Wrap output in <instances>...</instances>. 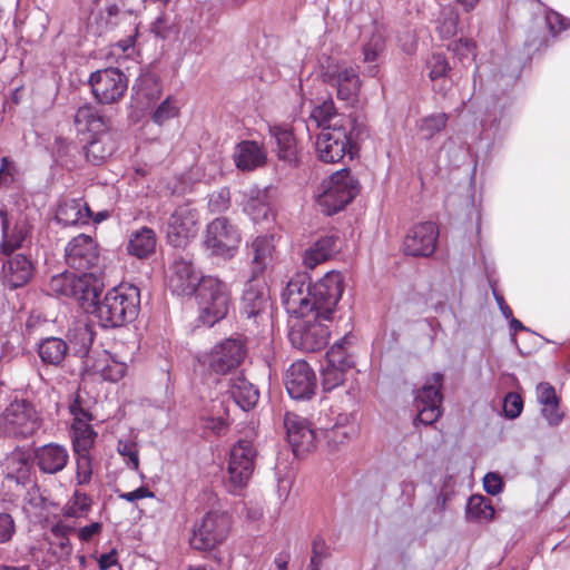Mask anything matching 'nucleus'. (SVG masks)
<instances>
[{
  "label": "nucleus",
  "mask_w": 570,
  "mask_h": 570,
  "mask_svg": "<svg viewBox=\"0 0 570 570\" xmlns=\"http://www.w3.org/2000/svg\"><path fill=\"white\" fill-rule=\"evenodd\" d=\"M343 289L344 276L340 272L331 271L313 285L306 274H297L288 281L282 302L289 315L312 313L330 321Z\"/></svg>",
  "instance_id": "nucleus-1"
},
{
  "label": "nucleus",
  "mask_w": 570,
  "mask_h": 570,
  "mask_svg": "<svg viewBox=\"0 0 570 570\" xmlns=\"http://www.w3.org/2000/svg\"><path fill=\"white\" fill-rule=\"evenodd\" d=\"M101 293L89 301L92 314L104 328H116L134 322L140 309V291L132 284H120L110 288L102 298Z\"/></svg>",
  "instance_id": "nucleus-2"
},
{
  "label": "nucleus",
  "mask_w": 570,
  "mask_h": 570,
  "mask_svg": "<svg viewBox=\"0 0 570 570\" xmlns=\"http://www.w3.org/2000/svg\"><path fill=\"white\" fill-rule=\"evenodd\" d=\"M196 299L199 307V321L206 326H214L225 318L232 305L228 285L220 278L207 275L197 288Z\"/></svg>",
  "instance_id": "nucleus-3"
},
{
  "label": "nucleus",
  "mask_w": 570,
  "mask_h": 570,
  "mask_svg": "<svg viewBox=\"0 0 570 570\" xmlns=\"http://www.w3.org/2000/svg\"><path fill=\"white\" fill-rule=\"evenodd\" d=\"M42 420L33 404L14 400L0 413V436L24 440L33 435Z\"/></svg>",
  "instance_id": "nucleus-4"
},
{
  "label": "nucleus",
  "mask_w": 570,
  "mask_h": 570,
  "mask_svg": "<svg viewBox=\"0 0 570 570\" xmlns=\"http://www.w3.org/2000/svg\"><path fill=\"white\" fill-rule=\"evenodd\" d=\"M358 194V183L350 170L342 169L324 180L317 195V204L326 215L342 210Z\"/></svg>",
  "instance_id": "nucleus-5"
},
{
  "label": "nucleus",
  "mask_w": 570,
  "mask_h": 570,
  "mask_svg": "<svg viewBox=\"0 0 570 570\" xmlns=\"http://www.w3.org/2000/svg\"><path fill=\"white\" fill-rule=\"evenodd\" d=\"M293 316L288 338L295 348L309 353L327 345L330 331L323 323L325 320L312 313Z\"/></svg>",
  "instance_id": "nucleus-6"
},
{
  "label": "nucleus",
  "mask_w": 570,
  "mask_h": 570,
  "mask_svg": "<svg viewBox=\"0 0 570 570\" xmlns=\"http://www.w3.org/2000/svg\"><path fill=\"white\" fill-rule=\"evenodd\" d=\"M102 281L94 273L80 275L62 273L52 276L49 282V289L52 294L75 298L82 305L95 301L102 292Z\"/></svg>",
  "instance_id": "nucleus-7"
},
{
  "label": "nucleus",
  "mask_w": 570,
  "mask_h": 570,
  "mask_svg": "<svg viewBox=\"0 0 570 570\" xmlns=\"http://www.w3.org/2000/svg\"><path fill=\"white\" fill-rule=\"evenodd\" d=\"M362 132L360 125L323 128L317 135L315 148L323 163H338L352 149V140Z\"/></svg>",
  "instance_id": "nucleus-8"
},
{
  "label": "nucleus",
  "mask_w": 570,
  "mask_h": 570,
  "mask_svg": "<svg viewBox=\"0 0 570 570\" xmlns=\"http://www.w3.org/2000/svg\"><path fill=\"white\" fill-rule=\"evenodd\" d=\"M256 456L257 451L252 441L239 440L233 445L227 466L228 478L225 483L228 492L238 494L247 487L255 470Z\"/></svg>",
  "instance_id": "nucleus-9"
},
{
  "label": "nucleus",
  "mask_w": 570,
  "mask_h": 570,
  "mask_svg": "<svg viewBox=\"0 0 570 570\" xmlns=\"http://www.w3.org/2000/svg\"><path fill=\"white\" fill-rule=\"evenodd\" d=\"M242 240L238 228L226 217L212 220L205 230L204 246L212 256L230 259Z\"/></svg>",
  "instance_id": "nucleus-10"
},
{
  "label": "nucleus",
  "mask_w": 570,
  "mask_h": 570,
  "mask_svg": "<svg viewBox=\"0 0 570 570\" xmlns=\"http://www.w3.org/2000/svg\"><path fill=\"white\" fill-rule=\"evenodd\" d=\"M230 523V517L226 512H207L199 522L194 524L190 546L202 551L216 548L227 539Z\"/></svg>",
  "instance_id": "nucleus-11"
},
{
  "label": "nucleus",
  "mask_w": 570,
  "mask_h": 570,
  "mask_svg": "<svg viewBox=\"0 0 570 570\" xmlns=\"http://www.w3.org/2000/svg\"><path fill=\"white\" fill-rule=\"evenodd\" d=\"M246 346L242 340L227 338L216 344L203 356V365L213 374L225 375L237 368L246 356Z\"/></svg>",
  "instance_id": "nucleus-12"
},
{
  "label": "nucleus",
  "mask_w": 570,
  "mask_h": 570,
  "mask_svg": "<svg viewBox=\"0 0 570 570\" xmlns=\"http://www.w3.org/2000/svg\"><path fill=\"white\" fill-rule=\"evenodd\" d=\"M89 83L95 98L100 104L118 101L128 88L126 75L117 68H106L92 72Z\"/></svg>",
  "instance_id": "nucleus-13"
},
{
  "label": "nucleus",
  "mask_w": 570,
  "mask_h": 570,
  "mask_svg": "<svg viewBox=\"0 0 570 570\" xmlns=\"http://www.w3.org/2000/svg\"><path fill=\"white\" fill-rule=\"evenodd\" d=\"M66 264L82 273L97 267L100 250L97 242L89 235L79 234L71 238L65 247Z\"/></svg>",
  "instance_id": "nucleus-14"
},
{
  "label": "nucleus",
  "mask_w": 570,
  "mask_h": 570,
  "mask_svg": "<svg viewBox=\"0 0 570 570\" xmlns=\"http://www.w3.org/2000/svg\"><path fill=\"white\" fill-rule=\"evenodd\" d=\"M198 212L187 205L177 207L166 224L167 242L177 248L185 247L197 234Z\"/></svg>",
  "instance_id": "nucleus-15"
},
{
  "label": "nucleus",
  "mask_w": 570,
  "mask_h": 570,
  "mask_svg": "<svg viewBox=\"0 0 570 570\" xmlns=\"http://www.w3.org/2000/svg\"><path fill=\"white\" fill-rule=\"evenodd\" d=\"M268 295L263 281L250 277L246 283L240 301V314L258 325L268 318Z\"/></svg>",
  "instance_id": "nucleus-16"
},
{
  "label": "nucleus",
  "mask_w": 570,
  "mask_h": 570,
  "mask_svg": "<svg viewBox=\"0 0 570 570\" xmlns=\"http://www.w3.org/2000/svg\"><path fill=\"white\" fill-rule=\"evenodd\" d=\"M325 83L336 88V97L340 100L355 102L357 100L362 81L358 70L352 66L327 67L322 72Z\"/></svg>",
  "instance_id": "nucleus-17"
},
{
  "label": "nucleus",
  "mask_w": 570,
  "mask_h": 570,
  "mask_svg": "<svg viewBox=\"0 0 570 570\" xmlns=\"http://www.w3.org/2000/svg\"><path fill=\"white\" fill-rule=\"evenodd\" d=\"M439 228L432 222L414 225L406 233L403 240V252L407 256L430 257L436 248Z\"/></svg>",
  "instance_id": "nucleus-18"
},
{
  "label": "nucleus",
  "mask_w": 570,
  "mask_h": 570,
  "mask_svg": "<svg viewBox=\"0 0 570 570\" xmlns=\"http://www.w3.org/2000/svg\"><path fill=\"white\" fill-rule=\"evenodd\" d=\"M285 387L294 400H309L315 394L317 377L305 361L294 362L285 374Z\"/></svg>",
  "instance_id": "nucleus-19"
},
{
  "label": "nucleus",
  "mask_w": 570,
  "mask_h": 570,
  "mask_svg": "<svg viewBox=\"0 0 570 570\" xmlns=\"http://www.w3.org/2000/svg\"><path fill=\"white\" fill-rule=\"evenodd\" d=\"M168 285L177 295H193L203 282L193 261L187 256H177L170 267Z\"/></svg>",
  "instance_id": "nucleus-20"
},
{
  "label": "nucleus",
  "mask_w": 570,
  "mask_h": 570,
  "mask_svg": "<svg viewBox=\"0 0 570 570\" xmlns=\"http://www.w3.org/2000/svg\"><path fill=\"white\" fill-rule=\"evenodd\" d=\"M69 451L60 443L50 442L33 449L32 462L43 474L55 475L65 470Z\"/></svg>",
  "instance_id": "nucleus-21"
},
{
  "label": "nucleus",
  "mask_w": 570,
  "mask_h": 570,
  "mask_svg": "<svg viewBox=\"0 0 570 570\" xmlns=\"http://www.w3.org/2000/svg\"><path fill=\"white\" fill-rule=\"evenodd\" d=\"M284 425L295 454L308 452L314 448L315 431L305 417L287 412L284 416Z\"/></svg>",
  "instance_id": "nucleus-22"
},
{
  "label": "nucleus",
  "mask_w": 570,
  "mask_h": 570,
  "mask_svg": "<svg viewBox=\"0 0 570 570\" xmlns=\"http://www.w3.org/2000/svg\"><path fill=\"white\" fill-rule=\"evenodd\" d=\"M275 252L274 235H261L247 245L250 258L252 276L258 277L273 262Z\"/></svg>",
  "instance_id": "nucleus-23"
},
{
  "label": "nucleus",
  "mask_w": 570,
  "mask_h": 570,
  "mask_svg": "<svg viewBox=\"0 0 570 570\" xmlns=\"http://www.w3.org/2000/svg\"><path fill=\"white\" fill-rule=\"evenodd\" d=\"M33 273V266L30 259L18 254L3 263L2 266V283L10 289L24 286L31 278Z\"/></svg>",
  "instance_id": "nucleus-24"
},
{
  "label": "nucleus",
  "mask_w": 570,
  "mask_h": 570,
  "mask_svg": "<svg viewBox=\"0 0 570 570\" xmlns=\"http://www.w3.org/2000/svg\"><path fill=\"white\" fill-rule=\"evenodd\" d=\"M269 134L275 139L278 159L289 167H297L301 163V157L297 141L292 129L282 126H272L269 127Z\"/></svg>",
  "instance_id": "nucleus-25"
},
{
  "label": "nucleus",
  "mask_w": 570,
  "mask_h": 570,
  "mask_svg": "<svg viewBox=\"0 0 570 570\" xmlns=\"http://www.w3.org/2000/svg\"><path fill=\"white\" fill-rule=\"evenodd\" d=\"M233 157L236 167L242 171H253L264 166L267 159L263 146L254 140L238 142Z\"/></svg>",
  "instance_id": "nucleus-26"
},
{
  "label": "nucleus",
  "mask_w": 570,
  "mask_h": 570,
  "mask_svg": "<svg viewBox=\"0 0 570 570\" xmlns=\"http://www.w3.org/2000/svg\"><path fill=\"white\" fill-rule=\"evenodd\" d=\"M244 212L258 224L269 222L274 217L269 190L267 188H252L246 194Z\"/></svg>",
  "instance_id": "nucleus-27"
},
{
  "label": "nucleus",
  "mask_w": 570,
  "mask_h": 570,
  "mask_svg": "<svg viewBox=\"0 0 570 570\" xmlns=\"http://www.w3.org/2000/svg\"><path fill=\"white\" fill-rule=\"evenodd\" d=\"M116 150V142L108 130L94 134L83 147L85 157L92 165H101Z\"/></svg>",
  "instance_id": "nucleus-28"
},
{
  "label": "nucleus",
  "mask_w": 570,
  "mask_h": 570,
  "mask_svg": "<svg viewBox=\"0 0 570 570\" xmlns=\"http://www.w3.org/2000/svg\"><path fill=\"white\" fill-rule=\"evenodd\" d=\"M32 463L29 455L21 450L13 451L6 458V480L26 485L31 482Z\"/></svg>",
  "instance_id": "nucleus-29"
},
{
  "label": "nucleus",
  "mask_w": 570,
  "mask_h": 570,
  "mask_svg": "<svg viewBox=\"0 0 570 570\" xmlns=\"http://www.w3.org/2000/svg\"><path fill=\"white\" fill-rule=\"evenodd\" d=\"M311 119L315 121L318 128L344 127L356 125V120L338 114L332 98L324 100L311 112Z\"/></svg>",
  "instance_id": "nucleus-30"
},
{
  "label": "nucleus",
  "mask_w": 570,
  "mask_h": 570,
  "mask_svg": "<svg viewBox=\"0 0 570 570\" xmlns=\"http://www.w3.org/2000/svg\"><path fill=\"white\" fill-rule=\"evenodd\" d=\"M228 392L235 403L244 411L253 409L259 399L258 389L243 374H238L229 380Z\"/></svg>",
  "instance_id": "nucleus-31"
},
{
  "label": "nucleus",
  "mask_w": 570,
  "mask_h": 570,
  "mask_svg": "<svg viewBox=\"0 0 570 570\" xmlns=\"http://www.w3.org/2000/svg\"><path fill=\"white\" fill-rule=\"evenodd\" d=\"M91 216V209L82 199H67L62 202L56 214L57 220L65 226L87 224Z\"/></svg>",
  "instance_id": "nucleus-32"
},
{
  "label": "nucleus",
  "mask_w": 570,
  "mask_h": 570,
  "mask_svg": "<svg viewBox=\"0 0 570 570\" xmlns=\"http://www.w3.org/2000/svg\"><path fill=\"white\" fill-rule=\"evenodd\" d=\"M73 124L80 134L94 135L108 129L107 118L91 105H83L77 109Z\"/></svg>",
  "instance_id": "nucleus-33"
},
{
  "label": "nucleus",
  "mask_w": 570,
  "mask_h": 570,
  "mask_svg": "<svg viewBox=\"0 0 570 570\" xmlns=\"http://www.w3.org/2000/svg\"><path fill=\"white\" fill-rule=\"evenodd\" d=\"M69 352L68 343L55 336L42 338L37 346V353L41 362L46 365L60 366L62 365Z\"/></svg>",
  "instance_id": "nucleus-34"
},
{
  "label": "nucleus",
  "mask_w": 570,
  "mask_h": 570,
  "mask_svg": "<svg viewBox=\"0 0 570 570\" xmlns=\"http://www.w3.org/2000/svg\"><path fill=\"white\" fill-rule=\"evenodd\" d=\"M336 242L337 239L334 236H324L316 240L304 253V266L313 269L321 263L331 258L337 250Z\"/></svg>",
  "instance_id": "nucleus-35"
},
{
  "label": "nucleus",
  "mask_w": 570,
  "mask_h": 570,
  "mask_svg": "<svg viewBox=\"0 0 570 570\" xmlns=\"http://www.w3.org/2000/svg\"><path fill=\"white\" fill-rule=\"evenodd\" d=\"M429 69V77L433 81V88L436 92L445 95L451 87V81L448 79L450 66L446 57L443 53H433L426 61Z\"/></svg>",
  "instance_id": "nucleus-36"
},
{
  "label": "nucleus",
  "mask_w": 570,
  "mask_h": 570,
  "mask_svg": "<svg viewBox=\"0 0 570 570\" xmlns=\"http://www.w3.org/2000/svg\"><path fill=\"white\" fill-rule=\"evenodd\" d=\"M76 529L62 521L57 522L50 530V549L52 553L60 560L68 559L72 553V544L70 542V534Z\"/></svg>",
  "instance_id": "nucleus-37"
},
{
  "label": "nucleus",
  "mask_w": 570,
  "mask_h": 570,
  "mask_svg": "<svg viewBox=\"0 0 570 570\" xmlns=\"http://www.w3.org/2000/svg\"><path fill=\"white\" fill-rule=\"evenodd\" d=\"M68 345L76 356L85 357L88 355L92 345L95 333L87 323H79L68 331Z\"/></svg>",
  "instance_id": "nucleus-38"
},
{
  "label": "nucleus",
  "mask_w": 570,
  "mask_h": 570,
  "mask_svg": "<svg viewBox=\"0 0 570 570\" xmlns=\"http://www.w3.org/2000/svg\"><path fill=\"white\" fill-rule=\"evenodd\" d=\"M156 234L149 227H141L130 234L127 250L138 258L148 257L156 248Z\"/></svg>",
  "instance_id": "nucleus-39"
},
{
  "label": "nucleus",
  "mask_w": 570,
  "mask_h": 570,
  "mask_svg": "<svg viewBox=\"0 0 570 570\" xmlns=\"http://www.w3.org/2000/svg\"><path fill=\"white\" fill-rule=\"evenodd\" d=\"M353 340V335L346 334L334 343L326 353V362L346 371L352 368L355 365L354 355L351 352Z\"/></svg>",
  "instance_id": "nucleus-40"
},
{
  "label": "nucleus",
  "mask_w": 570,
  "mask_h": 570,
  "mask_svg": "<svg viewBox=\"0 0 570 570\" xmlns=\"http://www.w3.org/2000/svg\"><path fill=\"white\" fill-rule=\"evenodd\" d=\"M442 386L443 375L441 373H434L431 377L426 380L424 385L416 391L414 399L415 406H441L443 401V394L441 392Z\"/></svg>",
  "instance_id": "nucleus-41"
},
{
  "label": "nucleus",
  "mask_w": 570,
  "mask_h": 570,
  "mask_svg": "<svg viewBox=\"0 0 570 570\" xmlns=\"http://www.w3.org/2000/svg\"><path fill=\"white\" fill-rule=\"evenodd\" d=\"M494 508L491 500L481 494L470 497L466 505V519L469 521H490L494 517Z\"/></svg>",
  "instance_id": "nucleus-42"
},
{
  "label": "nucleus",
  "mask_w": 570,
  "mask_h": 570,
  "mask_svg": "<svg viewBox=\"0 0 570 570\" xmlns=\"http://www.w3.org/2000/svg\"><path fill=\"white\" fill-rule=\"evenodd\" d=\"M72 448L73 452H88L95 444L97 432L92 429L90 422L72 423Z\"/></svg>",
  "instance_id": "nucleus-43"
},
{
  "label": "nucleus",
  "mask_w": 570,
  "mask_h": 570,
  "mask_svg": "<svg viewBox=\"0 0 570 570\" xmlns=\"http://www.w3.org/2000/svg\"><path fill=\"white\" fill-rule=\"evenodd\" d=\"M0 223L2 227V242H1V250L2 253L9 255L14 249L19 248L24 239V235L22 232L17 234H9V219L7 217V213L0 209Z\"/></svg>",
  "instance_id": "nucleus-44"
},
{
  "label": "nucleus",
  "mask_w": 570,
  "mask_h": 570,
  "mask_svg": "<svg viewBox=\"0 0 570 570\" xmlns=\"http://www.w3.org/2000/svg\"><path fill=\"white\" fill-rule=\"evenodd\" d=\"M92 504V499L85 492H80L76 490L66 507L65 515L70 518H81L85 517L90 510Z\"/></svg>",
  "instance_id": "nucleus-45"
},
{
  "label": "nucleus",
  "mask_w": 570,
  "mask_h": 570,
  "mask_svg": "<svg viewBox=\"0 0 570 570\" xmlns=\"http://www.w3.org/2000/svg\"><path fill=\"white\" fill-rule=\"evenodd\" d=\"M459 24V13L453 7H446L442 10L438 31L442 38H451L456 33Z\"/></svg>",
  "instance_id": "nucleus-46"
},
{
  "label": "nucleus",
  "mask_w": 570,
  "mask_h": 570,
  "mask_svg": "<svg viewBox=\"0 0 570 570\" xmlns=\"http://www.w3.org/2000/svg\"><path fill=\"white\" fill-rule=\"evenodd\" d=\"M448 119L449 117L445 112L430 115L422 119L420 131L424 138L431 139L445 128Z\"/></svg>",
  "instance_id": "nucleus-47"
},
{
  "label": "nucleus",
  "mask_w": 570,
  "mask_h": 570,
  "mask_svg": "<svg viewBox=\"0 0 570 570\" xmlns=\"http://www.w3.org/2000/svg\"><path fill=\"white\" fill-rule=\"evenodd\" d=\"M134 89L138 97L146 98L148 101L159 98L160 86L154 75L141 77L135 85Z\"/></svg>",
  "instance_id": "nucleus-48"
},
{
  "label": "nucleus",
  "mask_w": 570,
  "mask_h": 570,
  "mask_svg": "<svg viewBox=\"0 0 570 570\" xmlns=\"http://www.w3.org/2000/svg\"><path fill=\"white\" fill-rule=\"evenodd\" d=\"M76 454V479L79 485L88 484L92 476V462L90 451L75 452Z\"/></svg>",
  "instance_id": "nucleus-49"
},
{
  "label": "nucleus",
  "mask_w": 570,
  "mask_h": 570,
  "mask_svg": "<svg viewBox=\"0 0 570 570\" xmlns=\"http://www.w3.org/2000/svg\"><path fill=\"white\" fill-rule=\"evenodd\" d=\"M345 372L346 370L326 362V365L322 371V385L324 391L330 392L343 384L345 380Z\"/></svg>",
  "instance_id": "nucleus-50"
},
{
  "label": "nucleus",
  "mask_w": 570,
  "mask_h": 570,
  "mask_svg": "<svg viewBox=\"0 0 570 570\" xmlns=\"http://www.w3.org/2000/svg\"><path fill=\"white\" fill-rule=\"evenodd\" d=\"M151 31L158 38H170L171 36L177 33V26L175 19L166 12H161L154 21L151 26Z\"/></svg>",
  "instance_id": "nucleus-51"
},
{
  "label": "nucleus",
  "mask_w": 570,
  "mask_h": 570,
  "mask_svg": "<svg viewBox=\"0 0 570 570\" xmlns=\"http://www.w3.org/2000/svg\"><path fill=\"white\" fill-rule=\"evenodd\" d=\"M118 453L126 458V464L132 470L137 471L139 468V452L138 446L130 440H119L117 444Z\"/></svg>",
  "instance_id": "nucleus-52"
},
{
  "label": "nucleus",
  "mask_w": 570,
  "mask_h": 570,
  "mask_svg": "<svg viewBox=\"0 0 570 570\" xmlns=\"http://www.w3.org/2000/svg\"><path fill=\"white\" fill-rule=\"evenodd\" d=\"M330 556L325 540L317 535L312 542V557L308 570H320L323 561Z\"/></svg>",
  "instance_id": "nucleus-53"
},
{
  "label": "nucleus",
  "mask_w": 570,
  "mask_h": 570,
  "mask_svg": "<svg viewBox=\"0 0 570 570\" xmlns=\"http://www.w3.org/2000/svg\"><path fill=\"white\" fill-rule=\"evenodd\" d=\"M178 115V107L175 101L168 97L166 98L154 111L151 119L157 125H163L167 120L175 118Z\"/></svg>",
  "instance_id": "nucleus-54"
},
{
  "label": "nucleus",
  "mask_w": 570,
  "mask_h": 570,
  "mask_svg": "<svg viewBox=\"0 0 570 570\" xmlns=\"http://www.w3.org/2000/svg\"><path fill=\"white\" fill-rule=\"evenodd\" d=\"M474 43L466 39L461 38L449 43L448 49L461 62L469 60L474 57Z\"/></svg>",
  "instance_id": "nucleus-55"
},
{
  "label": "nucleus",
  "mask_w": 570,
  "mask_h": 570,
  "mask_svg": "<svg viewBox=\"0 0 570 570\" xmlns=\"http://www.w3.org/2000/svg\"><path fill=\"white\" fill-rule=\"evenodd\" d=\"M385 40L381 33L372 35L371 39L363 47V56L365 62H373L377 59L379 55L384 51Z\"/></svg>",
  "instance_id": "nucleus-56"
},
{
  "label": "nucleus",
  "mask_w": 570,
  "mask_h": 570,
  "mask_svg": "<svg viewBox=\"0 0 570 570\" xmlns=\"http://www.w3.org/2000/svg\"><path fill=\"white\" fill-rule=\"evenodd\" d=\"M208 206L213 213H222L228 209L230 206L229 188L223 187L219 190L212 193L209 196Z\"/></svg>",
  "instance_id": "nucleus-57"
},
{
  "label": "nucleus",
  "mask_w": 570,
  "mask_h": 570,
  "mask_svg": "<svg viewBox=\"0 0 570 570\" xmlns=\"http://www.w3.org/2000/svg\"><path fill=\"white\" fill-rule=\"evenodd\" d=\"M18 175L16 164L8 157L1 158L0 166V189L10 187Z\"/></svg>",
  "instance_id": "nucleus-58"
},
{
  "label": "nucleus",
  "mask_w": 570,
  "mask_h": 570,
  "mask_svg": "<svg viewBox=\"0 0 570 570\" xmlns=\"http://www.w3.org/2000/svg\"><path fill=\"white\" fill-rule=\"evenodd\" d=\"M523 409L522 397L514 392H510L504 397L503 411L507 417L517 419Z\"/></svg>",
  "instance_id": "nucleus-59"
},
{
  "label": "nucleus",
  "mask_w": 570,
  "mask_h": 570,
  "mask_svg": "<svg viewBox=\"0 0 570 570\" xmlns=\"http://www.w3.org/2000/svg\"><path fill=\"white\" fill-rule=\"evenodd\" d=\"M416 409L419 413L414 419V424L420 422L425 425H431L434 422H436L442 415L441 406L419 405L416 406Z\"/></svg>",
  "instance_id": "nucleus-60"
},
{
  "label": "nucleus",
  "mask_w": 570,
  "mask_h": 570,
  "mask_svg": "<svg viewBox=\"0 0 570 570\" xmlns=\"http://www.w3.org/2000/svg\"><path fill=\"white\" fill-rule=\"evenodd\" d=\"M541 414L551 426H558L564 417V413L560 410V401L543 405Z\"/></svg>",
  "instance_id": "nucleus-61"
},
{
  "label": "nucleus",
  "mask_w": 570,
  "mask_h": 570,
  "mask_svg": "<svg viewBox=\"0 0 570 570\" xmlns=\"http://www.w3.org/2000/svg\"><path fill=\"white\" fill-rule=\"evenodd\" d=\"M126 370L125 363L112 360L101 370V375L105 380L117 382L125 376Z\"/></svg>",
  "instance_id": "nucleus-62"
},
{
  "label": "nucleus",
  "mask_w": 570,
  "mask_h": 570,
  "mask_svg": "<svg viewBox=\"0 0 570 570\" xmlns=\"http://www.w3.org/2000/svg\"><path fill=\"white\" fill-rule=\"evenodd\" d=\"M535 392L537 400L542 406L551 404L552 402L556 401H560L554 387L548 382L539 383Z\"/></svg>",
  "instance_id": "nucleus-63"
},
{
  "label": "nucleus",
  "mask_w": 570,
  "mask_h": 570,
  "mask_svg": "<svg viewBox=\"0 0 570 570\" xmlns=\"http://www.w3.org/2000/svg\"><path fill=\"white\" fill-rule=\"evenodd\" d=\"M69 411L73 416L72 423H78L79 421H81V423H87L91 422L92 420L91 413L83 406L79 395H77L75 400L70 403Z\"/></svg>",
  "instance_id": "nucleus-64"
}]
</instances>
